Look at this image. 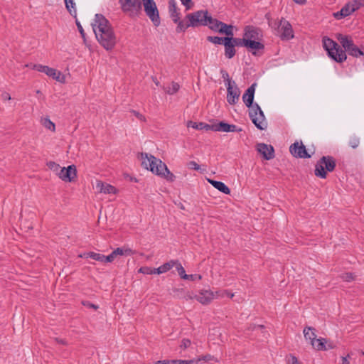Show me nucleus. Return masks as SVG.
Returning a JSON list of instances; mask_svg holds the SVG:
<instances>
[{"label": "nucleus", "instance_id": "nucleus-42", "mask_svg": "<svg viewBox=\"0 0 364 364\" xmlns=\"http://www.w3.org/2000/svg\"><path fill=\"white\" fill-rule=\"evenodd\" d=\"M355 277L356 276L351 272H346V273H343L340 275V278L347 282L353 281L355 279Z\"/></svg>", "mask_w": 364, "mask_h": 364}, {"label": "nucleus", "instance_id": "nucleus-13", "mask_svg": "<svg viewBox=\"0 0 364 364\" xmlns=\"http://www.w3.org/2000/svg\"><path fill=\"white\" fill-rule=\"evenodd\" d=\"M289 151L293 156L300 159L311 158V155L307 152L306 146L301 141L292 144L289 147Z\"/></svg>", "mask_w": 364, "mask_h": 364}, {"label": "nucleus", "instance_id": "nucleus-14", "mask_svg": "<svg viewBox=\"0 0 364 364\" xmlns=\"http://www.w3.org/2000/svg\"><path fill=\"white\" fill-rule=\"evenodd\" d=\"M77 176V170L75 165L68 166L67 168H62L58 173L60 179L65 182H72Z\"/></svg>", "mask_w": 364, "mask_h": 364}, {"label": "nucleus", "instance_id": "nucleus-51", "mask_svg": "<svg viewBox=\"0 0 364 364\" xmlns=\"http://www.w3.org/2000/svg\"><path fill=\"white\" fill-rule=\"evenodd\" d=\"M131 112L136 117L138 118L140 121H142V122H145L146 121V118L144 115H142L141 113H139V112L136 111V110H132Z\"/></svg>", "mask_w": 364, "mask_h": 364}, {"label": "nucleus", "instance_id": "nucleus-41", "mask_svg": "<svg viewBox=\"0 0 364 364\" xmlns=\"http://www.w3.org/2000/svg\"><path fill=\"white\" fill-rule=\"evenodd\" d=\"M226 294H229V291L225 289L213 291V299H223L225 297Z\"/></svg>", "mask_w": 364, "mask_h": 364}, {"label": "nucleus", "instance_id": "nucleus-55", "mask_svg": "<svg viewBox=\"0 0 364 364\" xmlns=\"http://www.w3.org/2000/svg\"><path fill=\"white\" fill-rule=\"evenodd\" d=\"M183 5H184L187 10L190 9L191 7V0H181Z\"/></svg>", "mask_w": 364, "mask_h": 364}, {"label": "nucleus", "instance_id": "nucleus-10", "mask_svg": "<svg viewBox=\"0 0 364 364\" xmlns=\"http://www.w3.org/2000/svg\"><path fill=\"white\" fill-rule=\"evenodd\" d=\"M97 40L105 49L107 50H112L117 43L116 36L112 27L107 30V32L103 33L102 36L97 38Z\"/></svg>", "mask_w": 364, "mask_h": 364}, {"label": "nucleus", "instance_id": "nucleus-2", "mask_svg": "<svg viewBox=\"0 0 364 364\" xmlns=\"http://www.w3.org/2000/svg\"><path fill=\"white\" fill-rule=\"evenodd\" d=\"M141 166L152 173L173 182L176 176L161 160L147 153H141Z\"/></svg>", "mask_w": 364, "mask_h": 364}, {"label": "nucleus", "instance_id": "nucleus-64", "mask_svg": "<svg viewBox=\"0 0 364 364\" xmlns=\"http://www.w3.org/2000/svg\"><path fill=\"white\" fill-rule=\"evenodd\" d=\"M152 80L156 86H159L160 85V83H159V80L156 79V77H152Z\"/></svg>", "mask_w": 364, "mask_h": 364}, {"label": "nucleus", "instance_id": "nucleus-20", "mask_svg": "<svg viewBox=\"0 0 364 364\" xmlns=\"http://www.w3.org/2000/svg\"><path fill=\"white\" fill-rule=\"evenodd\" d=\"M353 12L354 8H351L350 2H348L342 7V9L339 11L334 13L333 16L336 19H341L350 15Z\"/></svg>", "mask_w": 364, "mask_h": 364}, {"label": "nucleus", "instance_id": "nucleus-33", "mask_svg": "<svg viewBox=\"0 0 364 364\" xmlns=\"http://www.w3.org/2000/svg\"><path fill=\"white\" fill-rule=\"evenodd\" d=\"M228 38L230 41V43L232 44V46L234 47H235V46H245V47L247 38H245L244 36L242 38H234L233 36H230Z\"/></svg>", "mask_w": 364, "mask_h": 364}, {"label": "nucleus", "instance_id": "nucleus-38", "mask_svg": "<svg viewBox=\"0 0 364 364\" xmlns=\"http://www.w3.org/2000/svg\"><path fill=\"white\" fill-rule=\"evenodd\" d=\"M176 23L178 24L176 28V31L178 33L185 31L186 28L191 26L189 21L187 23H185L184 21H181L180 18L178 19V21H177Z\"/></svg>", "mask_w": 364, "mask_h": 364}, {"label": "nucleus", "instance_id": "nucleus-8", "mask_svg": "<svg viewBox=\"0 0 364 364\" xmlns=\"http://www.w3.org/2000/svg\"><path fill=\"white\" fill-rule=\"evenodd\" d=\"M92 26L96 38L101 37L103 33L107 32V30L112 27L109 21L102 14L95 15Z\"/></svg>", "mask_w": 364, "mask_h": 364}, {"label": "nucleus", "instance_id": "nucleus-17", "mask_svg": "<svg viewBox=\"0 0 364 364\" xmlns=\"http://www.w3.org/2000/svg\"><path fill=\"white\" fill-rule=\"evenodd\" d=\"M257 86V83H253L250 87L247 88L245 92L242 95V100L245 105L251 109L255 106L253 102L254 101V95L255 92V87Z\"/></svg>", "mask_w": 364, "mask_h": 364}, {"label": "nucleus", "instance_id": "nucleus-12", "mask_svg": "<svg viewBox=\"0 0 364 364\" xmlns=\"http://www.w3.org/2000/svg\"><path fill=\"white\" fill-rule=\"evenodd\" d=\"M33 68L39 72L46 73L48 76L53 77L60 82H65V76L60 71H57L54 68L39 64L33 65Z\"/></svg>", "mask_w": 364, "mask_h": 364}, {"label": "nucleus", "instance_id": "nucleus-46", "mask_svg": "<svg viewBox=\"0 0 364 364\" xmlns=\"http://www.w3.org/2000/svg\"><path fill=\"white\" fill-rule=\"evenodd\" d=\"M222 77L223 78L224 81L226 82L227 85H232L235 84V81L231 80V79L229 77L228 73L225 70H221Z\"/></svg>", "mask_w": 364, "mask_h": 364}, {"label": "nucleus", "instance_id": "nucleus-28", "mask_svg": "<svg viewBox=\"0 0 364 364\" xmlns=\"http://www.w3.org/2000/svg\"><path fill=\"white\" fill-rule=\"evenodd\" d=\"M188 127H192L197 130H211V124H208L204 122H194L193 121H188L187 123Z\"/></svg>", "mask_w": 364, "mask_h": 364}, {"label": "nucleus", "instance_id": "nucleus-56", "mask_svg": "<svg viewBox=\"0 0 364 364\" xmlns=\"http://www.w3.org/2000/svg\"><path fill=\"white\" fill-rule=\"evenodd\" d=\"M171 364H188L186 360H171Z\"/></svg>", "mask_w": 364, "mask_h": 364}, {"label": "nucleus", "instance_id": "nucleus-59", "mask_svg": "<svg viewBox=\"0 0 364 364\" xmlns=\"http://www.w3.org/2000/svg\"><path fill=\"white\" fill-rule=\"evenodd\" d=\"M56 341L58 343H61L63 345H67V342L65 341V340L64 339H60V338H56Z\"/></svg>", "mask_w": 364, "mask_h": 364}, {"label": "nucleus", "instance_id": "nucleus-62", "mask_svg": "<svg viewBox=\"0 0 364 364\" xmlns=\"http://www.w3.org/2000/svg\"><path fill=\"white\" fill-rule=\"evenodd\" d=\"M186 363L188 364L198 363V362H196V358H194V359H192V360H186Z\"/></svg>", "mask_w": 364, "mask_h": 364}, {"label": "nucleus", "instance_id": "nucleus-9", "mask_svg": "<svg viewBox=\"0 0 364 364\" xmlns=\"http://www.w3.org/2000/svg\"><path fill=\"white\" fill-rule=\"evenodd\" d=\"M144 11L155 26L161 23L160 17L156 3L154 0H142Z\"/></svg>", "mask_w": 364, "mask_h": 364}, {"label": "nucleus", "instance_id": "nucleus-25", "mask_svg": "<svg viewBox=\"0 0 364 364\" xmlns=\"http://www.w3.org/2000/svg\"><path fill=\"white\" fill-rule=\"evenodd\" d=\"M177 260H170L168 262L164 263L158 268H156V274H161L167 272L168 270L176 267Z\"/></svg>", "mask_w": 364, "mask_h": 364}, {"label": "nucleus", "instance_id": "nucleus-54", "mask_svg": "<svg viewBox=\"0 0 364 364\" xmlns=\"http://www.w3.org/2000/svg\"><path fill=\"white\" fill-rule=\"evenodd\" d=\"M242 130V128L237 127L236 125L230 124L229 132H240Z\"/></svg>", "mask_w": 364, "mask_h": 364}, {"label": "nucleus", "instance_id": "nucleus-57", "mask_svg": "<svg viewBox=\"0 0 364 364\" xmlns=\"http://www.w3.org/2000/svg\"><path fill=\"white\" fill-rule=\"evenodd\" d=\"M77 28L80 33V34L82 35V36L84 38L85 37V32H84V30L82 27V26L80 25V23H77Z\"/></svg>", "mask_w": 364, "mask_h": 364}, {"label": "nucleus", "instance_id": "nucleus-52", "mask_svg": "<svg viewBox=\"0 0 364 364\" xmlns=\"http://www.w3.org/2000/svg\"><path fill=\"white\" fill-rule=\"evenodd\" d=\"M188 277L186 280H200L202 279V276L200 274H188Z\"/></svg>", "mask_w": 364, "mask_h": 364}, {"label": "nucleus", "instance_id": "nucleus-49", "mask_svg": "<svg viewBox=\"0 0 364 364\" xmlns=\"http://www.w3.org/2000/svg\"><path fill=\"white\" fill-rule=\"evenodd\" d=\"M82 304L84 306H85V307L93 309L95 310H97L98 309V306H97V305H95L94 304H92V303H90L88 301H82Z\"/></svg>", "mask_w": 364, "mask_h": 364}, {"label": "nucleus", "instance_id": "nucleus-50", "mask_svg": "<svg viewBox=\"0 0 364 364\" xmlns=\"http://www.w3.org/2000/svg\"><path fill=\"white\" fill-rule=\"evenodd\" d=\"M47 166L49 168L53 171H58L60 168V166L54 161H49L47 163Z\"/></svg>", "mask_w": 364, "mask_h": 364}, {"label": "nucleus", "instance_id": "nucleus-4", "mask_svg": "<svg viewBox=\"0 0 364 364\" xmlns=\"http://www.w3.org/2000/svg\"><path fill=\"white\" fill-rule=\"evenodd\" d=\"M336 160L331 156H323L316 163L314 173L317 177L326 178V171L332 172L336 167Z\"/></svg>", "mask_w": 364, "mask_h": 364}, {"label": "nucleus", "instance_id": "nucleus-16", "mask_svg": "<svg viewBox=\"0 0 364 364\" xmlns=\"http://www.w3.org/2000/svg\"><path fill=\"white\" fill-rule=\"evenodd\" d=\"M244 37L250 40H261L262 30L252 26H247L244 29Z\"/></svg>", "mask_w": 364, "mask_h": 364}, {"label": "nucleus", "instance_id": "nucleus-34", "mask_svg": "<svg viewBox=\"0 0 364 364\" xmlns=\"http://www.w3.org/2000/svg\"><path fill=\"white\" fill-rule=\"evenodd\" d=\"M163 89L169 95H173L178 92L179 89V85L175 82H172L171 86L169 87H163Z\"/></svg>", "mask_w": 364, "mask_h": 364}, {"label": "nucleus", "instance_id": "nucleus-48", "mask_svg": "<svg viewBox=\"0 0 364 364\" xmlns=\"http://www.w3.org/2000/svg\"><path fill=\"white\" fill-rule=\"evenodd\" d=\"M187 166L190 169H193V170H196V171L200 169L199 165L194 161H189L187 164Z\"/></svg>", "mask_w": 364, "mask_h": 364}, {"label": "nucleus", "instance_id": "nucleus-3", "mask_svg": "<svg viewBox=\"0 0 364 364\" xmlns=\"http://www.w3.org/2000/svg\"><path fill=\"white\" fill-rule=\"evenodd\" d=\"M265 16L268 20L269 26L275 31L274 33L279 36L282 40H289L294 37L291 25L288 21L284 18L279 21L273 20L270 18L269 14H267Z\"/></svg>", "mask_w": 364, "mask_h": 364}, {"label": "nucleus", "instance_id": "nucleus-27", "mask_svg": "<svg viewBox=\"0 0 364 364\" xmlns=\"http://www.w3.org/2000/svg\"><path fill=\"white\" fill-rule=\"evenodd\" d=\"M259 40H250V39H247L246 40V43H245V47L247 48H250L251 50H262L264 49V46L262 43H261L259 41Z\"/></svg>", "mask_w": 364, "mask_h": 364}, {"label": "nucleus", "instance_id": "nucleus-7", "mask_svg": "<svg viewBox=\"0 0 364 364\" xmlns=\"http://www.w3.org/2000/svg\"><path fill=\"white\" fill-rule=\"evenodd\" d=\"M304 338L306 340H309L312 347L317 350H326V340L324 338L316 339L315 329L312 327H305L303 331Z\"/></svg>", "mask_w": 364, "mask_h": 364}, {"label": "nucleus", "instance_id": "nucleus-45", "mask_svg": "<svg viewBox=\"0 0 364 364\" xmlns=\"http://www.w3.org/2000/svg\"><path fill=\"white\" fill-rule=\"evenodd\" d=\"M139 272L144 274H156V268H151L148 267H142L139 269Z\"/></svg>", "mask_w": 364, "mask_h": 364}, {"label": "nucleus", "instance_id": "nucleus-18", "mask_svg": "<svg viewBox=\"0 0 364 364\" xmlns=\"http://www.w3.org/2000/svg\"><path fill=\"white\" fill-rule=\"evenodd\" d=\"M257 150L266 160H270L274 157V150L272 145L259 143L257 146Z\"/></svg>", "mask_w": 364, "mask_h": 364}, {"label": "nucleus", "instance_id": "nucleus-23", "mask_svg": "<svg viewBox=\"0 0 364 364\" xmlns=\"http://www.w3.org/2000/svg\"><path fill=\"white\" fill-rule=\"evenodd\" d=\"M225 40V41L223 44L225 46V55L227 58L231 59L235 56L236 53V50L235 49V47L232 46V44L230 43L229 38Z\"/></svg>", "mask_w": 364, "mask_h": 364}, {"label": "nucleus", "instance_id": "nucleus-11", "mask_svg": "<svg viewBox=\"0 0 364 364\" xmlns=\"http://www.w3.org/2000/svg\"><path fill=\"white\" fill-rule=\"evenodd\" d=\"M209 16L207 11H198L192 14H188L186 18L190 21L191 27L198 26H207V20Z\"/></svg>", "mask_w": 364, "mask_h": 364}, {"label": "nucleus", "instance_id": "nucleus-53", "mask_svg": "<svg viewBox=\"0 0 364 364\" xmlns=\"http://www.w3.org/2000/svg\"><path fill=\"white\" fill-rule=\"evenodd\" d=\"M191 345V341L188 339H183L181 344V348L186 349Z\"/></svg>", "mask_w": 364, "mask_h": 364}, {"label": "nucleus", "instance_id": "nucleus-47", "mask_svg": "<svg viewBox=\"0 0 364 364\" xmlns=\"http://www.w3.org/2000/svg\"><path fill=\"white\" fill-rule=\"evenodd\" d=\"M287 362L289 364H301L296 357L291 354L287 356Z\"/></svg>", "mask_w": 364, "mask_h": 364}, {"label": "nucleus", "instance_id": "nucleus-6", "mask_svg": "<svg viewBox=\"0 0 364 364\" xmlns=\"http://www.w3.org/2000/svg\"><path fill=\"white\" fill-rule=\"evenodd\" d=\"M249 117L259 130H264L267 128V123L264 114L258 104L255 103L253 108L249 110Z\"/></svg>", "mask_w": 364, "mask_h": 364}, {"label": "nucleus", "instance_id": "nucleus-44", "mask_svg": "<svg viewBox=\"0 0 364 364\" xmlns=\"http://www.w3.org/2000/svg\"><path fill=\"white\" fill-rule=\"evenodd\" d=\"M43 125L52 131H55V124L52 122L48 118H45L42 120Z\"/></svg>", "mask_w": 364, "mask_h": 364}, {"label": "nucleus", "instance_id": "nucleus-22", "mask_svg": "<svg viewBox=\"0 0 364 364\" xmlns=\"http://www.w3.org/2000/svg\"><path fill=\"white\" fill-rule=\"evenodd\" d=\"M96 190L99 193H103L105 194L114 193L116 191V188L114 186L108 183H103L102 181L97 182Z\"/></svg>", "mask_w": 364, "mask_h": 364}, {"label": "nucleus", "instance_id": "nucleus-39", "mask_svg": "<svg viewBox=\"0 0 364 364\" xmlns=\"http://www.w3.org/2000/svg\"><path fill=\"white\" fill-rule=\"evenodd\" d=\"M215 361V362H218V360L217 358H215L214 356L210 355V354H207V355H202V356H199L198 358H196V362L199 363L200 361H203V362H209V361Z\"/></svg>", "mask_w": 364, "mask_h": 364}, {"label": "nucleus", "instance_id": "nucleus-5", "mask_svg": "<svg viewBox=\"0 0 364 364\" xmlns=\"http://www.w3.org/2000/svg\"><path fill=\"white\" fill-rule=\"evenodd\" d=\"M119 3L122 11L127 14L132 18L136 17L141 14V0H119Z\"/></svg>", "mask_w": 364, "mask_h": 364}, {"label": "nucleus", "instance_id": "nucleus-61", "mask_svg": "<svg viewBox=\"0 0 364 364\" xmlns=\"http://www.w3.org/2000/svg\"><path fill=\"white\" fill-rule=\"evenodd\" d=\"M342 364H349L347 357L342 358Z\"/></svg>", "mask_w": 364, "mask_h": 364}, {"label": "nucleus", "instance_id": "nucleus-19", "mask_svg": "<svg viewBox=\"0 0 364 364\" xmlns=\"http://www.w3.org/2000/svg\"><path fill=\"white\" fill-rule=\"evenodd\" d=\"M196 300L203 305L209 304L213 301V291L210 289H203L195 296Z\"/></svg>", "mask_w": 364, "mask_h": 364}, {"label": "nucleus", "instance_id": "nucleus-40", "mask_svg": "<svg viewBox=\"0 0 364 364\" xmlns=\"http://www.w3.org/2000/svg\"><path fill=\"white\" fill-rule=\"evenodd\" d=\"M360 144V139L359 137L353 135L350 137L348 141V145L353 149H356L358 147Z\"/></svg>", "mask_w": 364, "mask_h": 364}, {"label": "nucleus", "instance_id": "nucleus-37", "mask_svg": "<svg viewBox=\"0 0 364 364\" xmlns=\"http://www.w3.org/2000/svg\"><path fill=\"white\" fill-rule=\"evenodd\" d=\"M127 252H112V253L105 257L104 256V263L112 262L117 255H124Z\"/></svg>", "mask_w": 364, "mask_h": 364}, {"label": "nucleus", "instance_id": "nucleus-1", "mask_svg": "<svg viewBox=\"0 0 364 364\" xmlns=\"http://www.w3.org/2000/svg\"><path fill=\"white\" fill-rule=\"evenodd\" d=\"M336 38L344 50L332 39L326 37L323 38V48L328 52V56L335 61L338 63L345 61L347 58L346 52L353 57L364 55V50L362 51L353 43L350 36L338 33L336 34Z\"/></svg>", "mask_w": 364, "mask_h": 364}, {"label": "nucleus", "instance_id": "nucleus-24", "mask_svg": "<svg viewBox=\"0 0 364 364\" xmlns=\"http://www.w3.org/2000/svg\"><path fill=\"white\" fill-rule=\"evenodd\" d=\"M208 182L216 189L220 191V192L225 194H230V188L221 181H215L213 179H208Z\"/></svg>", "mask_w": 364, "mask_h": 364}, {"label": "nucleus", "instance_id": "nucleus-26", "mask_svg": "<svg viewBox=\"0 0 364 364\" xmlns=\"http://www.w3.org/2000/svg\"><path fill=\"white\" fill-rule=\"evenodd\" d=\"M79 257L90 258L94 260L104 262V255L95 252H83L82 254L78 255Z\"/></svg>", "mask_w": 364, "mask_h": 364}, {"label": "nucleus", "instance_id": "nucleus-30", "mask_svg": "<svg viewBox=\"0 0 364 364\" xmlns=\"http://www.w3.org/2000/svg\"><path fill=\"white\" fill-rule=\"evenodd\" d=\"M230 124L225 122H220L218 124H211V130L215 132H229Z\"/></svg>", "mask_w": 364, "mask_h": 364}, {"label": "nucleus", "instance_id": "nucleus-35", "mask_svg": "<svg viewBox=\"0 0 364 364\" xmlns=\"http://www.w3.org/2000/svg\"><path fill=\"white\" fill-rule=\"evenodd\" d=\"M175 268L181 279L186 280L188 277V274H186L184 268L183 267V266L181 265L178 260H177L176 262Z\"/></svg>", "mask_w": 364, "mask_h": 364}, {"label": "nucleus", "instance_id": "nucleus-15", "mask_svg": "<svg viewBox=\"0 0 364 364\" xmlns=\"http://www.w3.org/2000/svg\"><path fill=\"white\" fill-rule=\"evenodd\" d=\"M227 101L230 105H235L240 95V91L235 82L232 85H227Z\"/></svg>", "mask_w": 364, "mask_h": 364}, {"label": "nucleus", "instance_id": "nucleus-43", "mask_svg": "<svg viewBox=\"0 0 364 364\" xmlns=\"http://www.w3.org/2000/svg\"><path fill=\"white\" fill-rule=\"evenodd\" d=\"M349 2L351 5V8H354V11L364 6V0H352Z\"/></svg>", "mask_w": 364, "mask_h": 364}, {"label": "nucleus", "instance_id": "nucleus-60", "mask_svg": "<svg viewBox=\"0 0 364 364\" xmlns=\"http://www.w3.org/2000/svg\"><path fill=\"white\" fill-rule=\"evenodd\" d=\"M294 2H296V4H301V5H303L306 3V0H293Z\"/></svg>", "mask_w": 364, "mask_h": 364}, {"label": "nucleus", "instance_id": "nucleus-31", "mask_svg": "<svg viewBox=\"0 0 364 364\" xmlns=\"http://www.w3.org/2000/svg\"><path fill=\"white\" fill-rule=\"evenodd\" d=\"M222 25L223 26L220 27V33L225 34V37L234 36L233 26L232 25H228L223 22L222 23Z\"/></svg>", "mask_w": 364, "mask_h": 364}, {"label": "nucleus", "instance_id": "nucleus-32", "mask_svg": "<svg viewBox=\"0 0 364 364\" xmlns=\"http://www.w3.org/2000/svg\"><path fill=\"white\" fill-rule=\"evenodd\" d=\"M65 7L70 15L76 17L77 11L75 9V4L73 0H65Z\"/></svg>", "mask_w": 364, "mask_h": 364}, {"label": "nucleus", "instance_id": "nucleus-21", "mask_svg": "<svg viewBox=\"0 0 364 364\" xmlns=\"http://www.w3.org/2000/svg\"><path fill=\"white\" fill-rule=\"evenodd\" d=\"M168 11L170 17L171 18L173 21L174 23H177V21H178V19L180 18V13L178 12L176 6V0L168 1Z\"/></svg>", "mask_w": 364, "mask_h": 364}, {"label": "nucleus", "instance_id": "nucleus-36", "mask_svg": "<svg viewBox=\"0 0 364 364\" xmlns=\"http://www.w3.org/2000/svg\"><path fill=\"white\" fill-rule=\"evenodd\" d=\"M228 37L208 36L207 40L214 44L223 45Z\"/></svg>", "mask_w": 364, "mask_h": 364}, {"label": "nucleus", "instance_id": "nucleus-29", "mask_svg": "<svg viewBox=\"0 0 364 364\" xmlns=\"http://www.w3.org/2000/svg\"><path fill=\"white\" fill-rule=\"evenodd\" d=\"M222 23V21H220L216 18H213L210 16H208L207 20V26H208L211 30L216 32H219L220 27L223 26Z\"/></svg>", "mask_w": 364, "mask_h": 364}, {"label": "nucleus", "instance_id": "nucleus-63", "mask_svg": "<svg viewBox=\"0 0 364 364\" xmlns=\"http://www.w3.org/2000/svg\"><path fill=\"white\" fill-rule=\"evenodd\" d=\"M112 250H117V251H119V250H131L130 249H124L122 247H117L116 248H112Z\"/></svg>", "mask_w": 364, "mask_h": 364}, {"label": "nucleus", "instance_id": "nucleus-58", "mask_svg": "<svg viewBox=\"0 0 364 364\" xmlns=\"http://www.w3.org/2000/svg\"><path fill=\"white\" fill-rule=\"evenodd\" d=\"M156 364H171V360H163L156 362Z\"/></svg>", "mask_w": 364, "mask_h": 364}]
</instances>
